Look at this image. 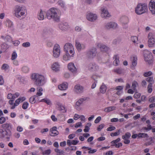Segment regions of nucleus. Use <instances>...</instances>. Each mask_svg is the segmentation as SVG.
Returning <instances> with one entry per match:
<instances>
[{
    "label": "nucleus",
    "mask_w": 155,
    "mask_h": 155,
    "mask_svg": "<svg viewBox=\"0 0 155 155\" xmlns=\"http://www.w3.org/2000/svg\"><path fill=\"white\" fill-rule=\"evenodd\" d=\"M30 78L33 81L34 84L37 86H43L46 82V79L44 76L38 73L32 74Z\"/></svg>",
    "instance_id": "obj_1"
},
{
    "label": "nucleus",
    "mask_w": 155,
    "mask_h": 155,
    "mask_svg": "<svg viewBox=\"0 0 155 155\" xmlns=\"http://www.w3.org/2000/svg\"><path fill=\"white\" fill-rule=\"evenodd\" d=\"M46 15L48 19L52 18L55 20L57 21L59 19V11L56 8H52L47 11Z\"/></svg>",
    "instance_id": "obj_2"
},
{
    "label": "nucleus",
    "mask_w": 155,
    "mask_h": 155,
    "mask_svg": "<svg viewBox=\"0 0 155 155\" xmlns=\"http://www.w3.org/2000/svg\"><path fill=\"white\" fill-rule=\"evenodd\" d=\"M25 7L21 5H16L14 8V15L17 18H20L22 16H25Z\"/></svg>",
    "instance_id": "obj_3"
},
{
    "label": "nucleus",
    "mask_w": 155,
    "mask_h": 155,
    "mask_svg": "<svg viewBox=\"0 0 155 155\" xmlns=\"http://www.w3.org/2000/svg\"><path fill=\"white\" fill-rule=\"evenodd\" d=\"M147 11V6L146 4L139 3L135 8V12L138 15L143 14Z\"/></svg>",
    "instance_id": "obj_4"
},
{
    "label": "nucleus",
    "mask_w": 155,
    "mask_h": 155,
    "mask_svg": "<svg viewBox=\"0 0 155 155\" xmlns=\"http://www.w3.org/2000/svg\"><path fill=\"white\" fill-rule=\"evenodd\" d=\"M97 53L96 48L95 47H93L86 51V57L89 59H92L96 56Z\"/></svg>",
    "instance_id": "obj_5"
},
{
    "label": "nucleus",
    "mask_w": 155,
    "mask_h": 155,
    "mask_svg": "<svg viewBox=\"0 0 155 155\" xmlns=\"http://www.w3.org/2000/svg\"><path fill=\"white\" fill-rule=\"evenodd\" d=\"M12 133L10 130H7L5 129H0V138H5L8 141Z\"/></svg>",
    "instance_id": "obj_6"
},
{
    "label": "nucleus",
    "mask_w": 155,
    "mask_h": 155,
    "mask_svg": "<svg viewBox=\"0 0 155 155\" xmlns=\"http://www.w3.org/2000/svg\"><path fill=\"white\" fill-rule=\"evenodd\" d=\"M144 57L145 60L149 64H151L153 61V57L151 53L148 51L144 52Z\"/></svg>",
    "instance_id": "obj_7"
},
{
    "label": "nucleus",
    "mask_w": 155,
    "mask_h": 155,
    "mask_svg": "<svg viewBox=\"0 0 155 155\" xmlns=\"http://www.w3.org/2000/svg\"><path fill=\"white\" fill-rule=\"evenodd\" d=\"M60 48L59 45L58 44H55L53 49V55L55 58H58L60 54Z\"/></svg>",
    "instance_id": "obj_8"
},
{
    "label": "nucleus",
    "mask_w": 155,
    "mask_h": 155,
    "mask_svg": "<svg viewBox=\"0 0 155 155\" xmlns=\"http://www.w3.org/2000/svg\"><path fill=\"white\" fill-rule=\"evenodd\" d=\"M148 44L150 47H153L155 45V39L153 37L152 34L150 33L148 35Z\"/></svg>",
    "instance_id": "obj_9"
},
{
    "label": "nucleus",
    "mask_w": 155,
    "mask_h": 155,
    "mask_svg": "<svg viewBox=\"0 0 155 155\" xmlns=\"http://www.w3.org/2000/svg\"><path fill=\"white\" fill-rule=\"evenodd\" d=\"M117 24L116 23L114 22H110L105 24L104 28L107 29H115L117 27Z\"/></svg>",
    "instance_id": "obj_10"
},
{
    "label": "nucleus",
    "mask_w": 155,
    "mask_h": 155,
    "mask_svg": "<svg viewBox=\"0 0 155 155\" xmlns=\"http://www.w3.org/2000/svg\"><path fill=\"white\" fill-rule=\"evenodd\" d=\"M101 16L102 18L110 17V15L109 14L106 8L102 7L101 9Z\"/></svg>",
    "instance_id": "obj_11"
},
{
    "label": "nucleus",
    "mask_w": 155,
    "mask_h": 155,
    "mask_svg": "<svg viewBox=\"0 0 155 155\" xmlns=\"http://www.w3.org/2000/svg\"><path fill=\"white\" fill-rule=\"evenodd\" d=\"M87 99L86 98L84 97V98H81L79 99L77 101L75 104V107L77 110H80L81 109V107L80 106L82 104L83 102Z\"/></svg>",
    "instance_id": "obj_12"
},
{
    "label": "nucleus",
    "mask_w": 155,
    "mask_h": 155,
    "mask_svg": "<svg viewBox=\"0 0 155 155\" xmlns=\"http://www.w3.org/2000/svg\"><path fill=\"white\" fill-rule=\"evenodd\" d=\"M149 8L152 14H155V0H151L149 4Z\"/></svg>",
    "instance_id": "obj_13"
},
{
    "label": "nucleus",
    "mask_w": 155,
    "mask_h": 155,
    "mask_svg": "<svg viewBox=\"0 0 155 155\" xmlns=\"http://www.w3.org/2000/svg\"><path fill=\"white\" fill-rule=\"evenodd\" d=\"M73 46L70 43H67L64 46V51L66 52L67 55H69V51L71 49H73Z\"/></svg>",
    "instance_id": "obj_14"
},
{
    "label": "nucleus",
    "mask_w": 155,
    "mask_h": 155,
    "mask_svg": "<svg viewBox=\"0 0 155 155\" xmlns=\"http://www.w3.org/2000/svg\"><path fill=\"white\" fill-rule=\"evenodd\" d=\"M87 20L91 21H94L97 18V15L96 14L89 13L87 14Z\"/></svg>",
    "instance_id": "obj_15"
},
{
    "label": "nucleus",
    "mask_w": 155,
    "mask_h": 155,
    "mask_svg": "<svg viewBox=\"0 0 155 155\" xmlns=\"http://www.w3.org/2000/svg\"><path fill=\"white\" fill-rule=\"evenodd\" d=\"M59 29L62 31H65L69 28V25L66 22L61 23L58 25Z\"/></svg>",
    "instance_id": "obj_16"
},
{
    "label": "nucleus",
    "mask_w": 155,
    "mask_h": 155,
    "mask_svg": "<svg viewBox=\"0 0 155 155\" xmlns=\"http://www.w3.org/2000/svg\"><path fill=\"white\" fill-rule=\"evenodd\" d=\"M75 92L78 94L82 93L83 92L84 87L79 84L76 85L74 87Z\"/></svg>",
    "instance_id": "obj_17"
},
{
    "label": "nucleus",
    "mask_w": 155,
    "mask_h": 155,
    "mask_svg": "<svg viewBox=\"0 0 155 155\" xmlns=\"http://www.w3.org/2000/svg\"><path fill=\"white\" fill-rule=\"evenodd\" d=\"M50 135L51 136H54L58 134V132L57 130V127H54L51 128L50 130Z\"/></svg>",
    "instance_id": "obj_18"
},
{
    "label": "nucleus",
    "mask_w": 155,
    "mask_h": 155,
    "mask_svg": "<svg viewBox=\"0 0 155 155\" xmlns=\"http://www.w3.org/2000/svg\"><path fill=\"white\" fill-rule=\"evenodd\" d=\"M75 45L78 51H80L81 49H84L85 48V45H81L78 41H76Z\"/></svg>",
    "instance_id": "obj_19"
},
{
    "label": "nucleus",
    "mask_w": 155,
    "mask_h": 155,
    "mask_svg": "<svg viewBox=\"0 0 155 155\" xmlns=\"http://www.w3.org/2000/svg\"><path fill=\"white\" fill-rule=\"evenodd\" d=\"M97 46L102 51H106L109 49V48L107 46L101 44H98Z\"/></svg>",
    "instance_id": "obj_20"
},
{
    "label": "nucleus",
    "mask_w": 155,
    "mask_h": 155,
    "mask_svg": "<svg viewBox=\"0 0 155 155\" xmlns=\"http://www.w3.org/2000/svg\"><path fill=\"white\" fill-rule=\"evenodd\" d=\"M132 65L131 67H134L136 66L137 63V58L135 56H133L131 57Z\"/></svg>",
    "instance_id": "obj_21"
},
{
    "label": "nucleus",
    "mask_w": 155,
    "mask_h": 155,
    "mask_svg": "<svg viewBox=\"0 0 155 155\" xmlns=\"http://www.w3.org/2000/svg\"><path fill=\"white\" fill-rule=\"evenodd\" d=\"M113 59H114L113 62V64L116 66H117L119 65L120 63L119 60V58L117 55H115L113 57Z\"/></svg>",
    "instance_id": "obj_22"
},
{
    "label": "nucleus",
    "mask_w": 155,
    "mask_h": 155,
    "mask_svg": "<svg viewBox=\"0 0 155 155\" xmlns=\"http://www.w3.org/2000/svg\"><path fill=\"white\" fill-rule=\"evenodd\" d=\"M68 84L66 82H64L58 86L59 89L61 90H64L68 88Z\"/></svg>",
    "instance_id": "obj_23"
},
{
    "label": "nucleus",
    "mask_w": 155,
    "mask_h": 155,
    "mask_svg": "<svg viewBox=\"0 0 155 155\" xmlns=\"http://www.w3.org/2000/svg\"><path fill=\"white\" fill-rule=\"evenodd\" d=\"M107 87L106 86L104 83L101 86L100 88V93L102 94H104L106 91Z\"/></svg>",
    "instance_id": "obj_24"
},
{
    "label": "nucleus",
    "mask_w": 155,
    "mask_h": 155,
    "mask_svg": "<svg viewBox=\"0 0 155 155\" xmlns=\"http://www.w3.org/2000/svg\"><path fill=\"white\" fill-rule=\"evenodd\" d=\"M78 141L76 140H72L71 141L70 140H67V144L69 146H70L72 144L75 145L78 143Z\"/></svg>",
    "instance_id": "obj_25"
},
{
    "label": "nucleus",
    "mask_w": 155,
    "mask_h": 155,
    "mask_svg": "<svg viewBox=\"0 0 155 155\" xmlns=\"http://www.w3.org/2000/svg\"><path fill=\"white\" fill-rule=\"evenodd\" d=\"M121 21L124 25H127L129 21L128 18L127 17H123L121 18Z\"/></svg>",
    "instance_id": "obj_26"
},
{
    "label": "nucleus",
    "mask_w": 155,
    "mask_h": 155,
    "mask_svg": "<svg viewBox=\"0 0 155 155\" xmlns=\"http://www.w3.org/2000/svg\"><path fill=\"white\" fill-rule=\"evenodd\" d=\"M41 102H44L49 105L51 104V103L50 100L47 98H45L41 99L40 101Z\"/></svg>",
    "instance_id": "obj_27"
},
{
    "label": "nucleus",
    "mask_w": 155,
    "mask_h": 155,
    "mask_svg": "<svg viewBox=\"0 0 155 155\" xmlns=\"http://www.w3.org/2000/svg\"><path fill=\"white\" fill-rule=\"evenodd\" d=\"M38 98V96L37 95H34L31 97L29 99V102L31 104H34L35 103L36 101L35 99Z\"/></svg>",
    "instance_id": "obj_28"
},
{
    "label": "nucleus",
    "mask_w": 155,
    "mask_h": 155,
    "mask_svg": "<svg viewBox=\"0 0 155 155\" xmlns=\"http://www.w3.org/2000/svg\"><path fill=\"white\" fill-rule=\"evenodd\" d=\"M115 107H109L107 108H106L104 110V111L106 112H109L110 111H112L115 110Z\"/></svg>",
    "instance_id": "obj_29"
},
{
    "label": "nucleus",
    "mask_w": 155,
    "mask_h": 155,
    "mask_svg": "<svg viewBox=\"0 0 155 155\" xmlns=\"http://www.w3.org/2000/svg\"><path fill=\"white\" fill-rule=\"evenodd\" d=\"M114 71L116 73L120 74L124 72V70L122 68H115Z\"/></svg>",
    "instance_id": "obj_30"
},
{
    "label": "nucleus",
    "mask_w": 155,
    "mask_h": 155,
    "mask_svg": "<svg viewBox=\"0 0 155 155\" xmlns=\"http://www.w3.org/2000/svg\"><path fill=\"white\" fill-rule=\"evenodd\" d=\"M131 134L129 132L126 133L125 135L122 136V138L123 139H128L130 137Z\"/></svg>",
    "instance_id": "obj_31"
},
{
    "label": "nucleus",
    "mask_w": 155,
    "mask_h": 155,
    "mask_svg": "<svg viewBox=\"0 0 155 155\" xmlns=\"http://www.w3.org/2000/svg\"><path fill=\"white\" fill-rule=\"evenodd\" d=\"M2 127L4 128L7 129V130H10L9 128H11V125L8 123L2 125Z\"/></svg>",
    "instance_id": "obj_32"
},
{
    "label": "nucleus",
    "mask_w": 155,
    "mask_h": 155,
    "mask_svg": "<svg viewBox=\"0 0 155 155\" xmlns=\"http://www.w3.org/2000/svg\"><path fill=\"white\" fill-rule=\"evenodd\" d=\"M38 18L39 20H42L44 19L43 12L41 10L38 16Z\"/></svg>",
    "instance_id": "obj_33"
},
{
    "label": "nucleus",
    "mask_w": 155,
    "mask_h": 155,
    "mask_svg": "<svg viewBox=\"0 0 155 155\" xmlns=\"http://www.w3.org/2000/svg\"><path fill=\"white\" fill-rule=\"evenodd\" d=\"M138 137L139 138H147L148 136L147 134L145 133H139L138 134Z\"/></svg>",
    "instance_id": "obj_34"
},
{
    "label": "nucleus",
    "mask_w": 155,
    "mask_h": 155,
    "mask_svg": "<svg viewBox=\"0 0 155 155\" xmlns=\"http://www.w3.org/2000/svg\"><path fill=\"white\" fill-rule=\"evenodd\" d=\"M20 99H17L15 101V103L14 104L13 106L11 107V109H14L16 106H18L20 102Z\"/></svg>",
    "instance_id": "obj_35"
},
{
    "label": "nucleus",
    "mask_w": 155,
    "mask_h": 155,
    "mask_svg": "<svg viewBox=\"0 0 155 155\" xmlns=\"http://www.w3.org/2000/svg\"><path fill=\"white\" fill-rule=\"evenodd\" d=\"M60 64L58 62H54L51 65V68H59Z\"/></svg>",
    "instance_id": "obj_36"
},
{
    "label": "nucleus",
    "mask_w": 155,
    "mask_h": 155,
    "mask_svg": "<svg viewBox=\"0 0 155 155\" xmlns=\"http://www.w3.org/2000/svg\"><path fill=\"white\" fill-rule=\"evenodd\" d=\"M55 151L58 153V155L63 154L64 153L63 150H60L58 148H56L54 150Z\"/></svg>",
    "instance_id": "obj_37"
},
{
    "label": "nucleus",
    "mask_w": 155,
    "mask_h": 155,
    "mask_svg": "<svg viewBox=\"0 0 155 155\" xmlns=\"http://www.w3.org/2000/svg\"><path fill=\"white\" fill-rule=\"evenodd\" d=\"M52 31V30L51 28H45L43 29V32L45 33H49Z\"/></svg>",
    "instance_id": "obj_38"
},
{
    "label": "nucleus",
    "mask_w": 155,
    "mask_h": 155,
    "mask_svg": "<svg viewBox=\"0 0 155 155\" xmlns=\"http://www.w3.org/2000/svg\"><path fill=\"white\" fill-rule=\"evenodd\" d=\"M60 110L63 113L66 112L67 110L65 109L64 106L62 105H60L59 107Z\"/></svg>",
    "instance_id": "obj_39"
},
{
    "label": "nucleus",
    "mask_w": 155,
    "mask_h": 155,
    "mask_svg": "<svg viewBox=\"0 0 155 155\" xmlns=\"http://www.w3.org/2000/svg\"><path fill=\"white\" fill-rule=\"evenodd\" d=\"M120 130H119L117 132L111 133L110 135L112 137L119 135L120 134Z\"/></svg>",
    "instance_id": "obj_40"
},
{
    "label": "nucleus",
    "mask_w": 155,
    "mask_h": 155,
    "mask_svg": "<svg viewBox=\"0 0 155 155\" xmlns=\"http://www.w3.org/2000/svg\"><path fill=\"white\" fill-rule=\"evenodd\" d=\"M152 84L151 83H150L147 87L148 92L149 93H151L152 92Z\"/></svg>",
    "instance_id": "obj_41"
},
{
    "label": "nucleus",
    "mask_w": 155,
    "mask_h": 155,
    "mask_svg": "<svg viewBox=\"0 0 155 155\" xmlns=\"http://www.w3.org/2000/svg\"><path fill=\"white\" fill-rule=\"evenodd\" d=\"M51 153V150L50 149L47 150L43 152L42 154L43 155H49Z\"/></svg>",
    "instance_id": "obj_42"
},
{
    "label": "nucleus",
    "mask_w": 155,
    "mask_h": 155,
    "mask_svg": "<svg viewBox=\"0 0 155 155\" xmlns=\"http://www.w3.org/2000/svg\"><path fill=\"white\" fill-rule=\"evenodd\" d=\"M137 85L138 84L137 82L134 81L132 83V88L133 90H135L136 89L137 86Z\"/></svg>",
    "instance_id": "obj_43"
},
{
    "label": "nucleus",
    "mask_w": 155,
    "mask_h": 155,
    "mask_svg": "<svg viewBox=\"0 0 155 155\" xmlns=\"http://www.w3.org/2000/svg\"><path fill=\"white\" fill-rule=\"evenodd\" d=\"M131 40L134 43H136L137 41V37L136 36L132 37L131 38Z\"/></svg>",
    "instance_id": "obj_44"
},
{
    "label": "nucleus",
    "mask_w": 155,
    "mask_h": 155,
    "mask_svg": "<svg viewBox=\"0 0 155 155\" xmlns=\"http://www.w3.org/2000/svg\"><path fill=\"white\" fill-rule=\"evenodd\" d=\"M28 103L27 102H25L23 103V104L22 105V108L24 109H25V110L28 107Z\"/></svg>",
    "instance_id": "obj_45"
},
{
    "label": "nucleus",
    "mask_w": 155,
    "mask_h": 155,
    "mask_svg": "<svg viewBox=\"0 0 155 155\" xmlns=\"http://www.w3.org/2000/svg\"><path fill=\"white\" fill-rule=\"evenodd\" d=\"M7 97L8 99H15V97L12 94H8L7 96Z\"/></svg>",
    "instance_id": "obj_46"
},
{
    "label": "nucleus",
    "mask_w": 155,
    "mask_h": 155,
    "mask_svg": "<svg viewBox=\"0 0 155 155\" xmlns=\"http://www.w3.org/2000/svg\"><path fill=\"white\" fill-rule=\"evenodd\" d=\"M22 46L24 47H29L30 46V44L28 42L24 43L22 44Z\"/></svg>",
    "instance_id": "obj_47"
},
{
    "label": "nucleus",
    "mask_w": 155,
    "mask_h": 155,
    "mask_svg": "<svg viewBox=\"0 0 155 155\" xmlns=\"http://www.w3.org/2000/svg\"><path fill=\"white\" fill-rule=\"evenodd\" d=\"M17 57V54L15 52H13L12 54V60H14Z\"/></svg>",
    "instance_id": "obj_48"
},
{
    "label": "nucleus",
    "mask_w": 155,
    "mask_h": 155,
    "mask_svg": "<svg viewBox=\"0 0 155 155\" xmlns=\"http://www.w3.org/2000/svg\"><path fill=\"white\" fill-rule=\"evenodd\" d=\"M76 68L74 63L71 62L68 65V68Z\"/></svg>",
    "instance_id": "obj_49"
},
{
    "label": "nucleus",
    "mask_w": 155,
    "mask_h": 155,
    "mask_svg": "<svg viewBox=\"0 0 155 155\" xmlns=\"http://www.w3.org/2000/svg\"><path fill=\"white\" fill-rule=\"evenodd\" d=\"M97 67V66L94 63H90L88 67L90 68H96Z\"/></svg>",
    "instance_id": "obj_50"
},
{
    "label": "nucleus",
    "mask_w": 155,
    "mask_h": 155,
    "mask_svg": "<svg viewBox=\"0 0 155 155\" xmlns=\"http://www.w3.org/2000/svg\"><path fill=\"white\" fill-rule=\"evenodd\" d=\"M70 71H71L73 74H76L77 73V68H68Z\"/></svg>",
    "instance_id": "obj_51"
},
{
    "label": "nucleus",
    "mask_w": 155,
    "mask_h": 155,
    "mask_svg": "<svg viewBox=\"0 0 155 155\" xmlns=\"http://www.w3.org/2000/svg\"><path fill=\"white\" fill-rule=\"evenodd\" d=\"M70 54H69V55H67V54H66V55H64L63 56V58L64 60L65 61H67L69 60V58H70Z\"/></svg>",
    "instance_id": "obj_52"
},
{
    "label": "nucleus",
    "mask_w": 155,
    "mask_h": 155,
    "mask_svg": "<svg viewBox=\"0 0 155 155\" xmlns=\"http://www.w3.org/2000/svg\"><path fill=\"white\" fill-rule=\"evenodd\" d=\"M6 121V119L4 117H2L0 118V124H2Z\"/></svg>",
    "instance_id": "obj_53"
},
{
    "label": "nucleus",
    "mask_w": 155,
    "mask_h": 155,
    "mask_svg": "<svg viewBox=\"0 0 155 155\" xmlns=\"http://www.w3.org/2000/svg\"><path fill=\"white\" fill-rule=\"evenodd\" d=\"M152 74V73L150 71L147 72L145 73L144 74V76L145 77H147L150 76Z\"/></svg>",
    "instance_id": "obj_54"
},
{
    "label": "nucleus",
    "mask_w": 155,
    "mask_h": 155,
    "mask_svg": "<svg viewBox=\"0 0 155 155\" xmlns=\"http://www.w3.org/2000/svg\"><path fill=\"white\" fill-rule=\"evenodd\" d=\"M140 96V93L138 92H136L134 94V97L135 98L137 99L139 98Z\"/></svg>",
    "instance_id": "obj_55"
},
{
    "label": "nucleus",
    "mask_w": 155,
    "mask_h": 155,
    "mask_svg": "<svg viewBox=\"0 0 155 155\" xmlns=\"http://www.w3.org/2000/svg\"><path fill=\"white\" fill-rule=\"evenodd\" d=\"M149 101L150 103H153L155 101V97H152L149 99Z\"/></svg>",
    "instance_id": "obj_56"
},
{
    "label": "nucleus",
    "mask_w": 155,
    "mask_h": 155,
    "mask_svg": "<svg viewBox=\"0 0 155 155\" xmlns=\"http://www.w3.org/2000/svg\"><path fill=\"white\" fill-rule=\"evenodd\" d=\"M115 127L114 126H111L109 127H108L107 129V131H111L113 130H114L115 129Z\"/></svg>",
    "instance_id": "obj_57"
},
{
    "label": "nucleus",
    "mask_w": 155,
    "mask_h": 155,
    "mask_svg": "<svg viewBox=\"0 0 155 155\" xmlns=\"http://www.w3.org/2000/svg\"><path fill=\"white\" fill-rule=\"evenodd\" d=\"M104 124H102L100 125L97 127V130L98 131H100L104 127Z\"/></svg>",
    "instance_id": "obj_58"
},
{
    "label": "nucleus",
    "mask_w": 155,
    "mask_h": 155,
    "mask_svg": "<svg viewBox=\"0 0 155 155\" xmlns=\"http://www.w3.org/2000/svg\"><path fill=\"white\" fill-rule=\"evenodd\" d=\"M101 117H98L94 121V123L97 124L101 120Z\"/></svg>",
    "instance_id": "obj_59"
},
{
    "label": "nucleus",
    "mask_w": 155,
    "mask_h": 155,
    "mask_svg": "<svg viewBox=\"0 0 155 155\" xmlns=\"http://www.w3.org/2000/svg\"><path fill=\"white\" fill-rule=\"evenodd\" d=\"M75 30L76 31L78 32L81 31V28L79 26H77L75 27Z\"/></svg>",
    "instance_id": "obj_60"
},
{
    "label": "nucleus",
    "mask_w": 155,
    "mask_h": 155,
    "mask_svg": "<svg viewBox=\"0 0 155 155\" xmlns=\"http://www.w3.org/2000/svg\"><path fill=\"white\" fill-rule=\"evenodd\" d=\"M58 3L59 5L61 6L62 7L64 8V5L63 2L61 1H59L58 2Z\"/></svg>",
    "instance_id": "obj_61"
},
{
    "label": "nucleus",
    "mask_w": 155,
    "mask_h": 155,
    "mask_svg": "<svg viewBox=\"0 0 155 155\" xmlns=\"http://www.w3.org/2000/svg\"><path fill=\"white\" fill-rule=\"evenodd\" d=\"M85 128V129L84 130V131L86 133L88 132L90 129V128H89V126H86Z\"/></svg>",
    "instance_id": "obj_62"
},
{
    "label": "nucleus",
    "mask_w": 155,
    "mask_h": 155,
    "mask_svg": "<svg viewBox=\"0 0 155 155\" xmlns=\"http://www.w3.org/2000/svg\"><path fill=\"white\" fill-rule=\"evenodd\" d=\"M146 81L148 82H151L153 81V79L152 77H148L146 79Z\"/></svg>",
    "instance_id": "obj_63"
},
{
    "label": "nucleus",
    "mask_w": 155,
    "mask_h": 155,
    "mask_svg": "<svg viewBox=\"0 0 155 155\" xmlns=\"http://www.w3.org/2000/svg\"><path fill=\"white\" fill-rule=\"evenodd\" d=\"M17 130L19 132H21L23 130V128L20 126H18L17 128Z\"/></svg>",
    "instance_id": "obj_64"
}]
</instances>
